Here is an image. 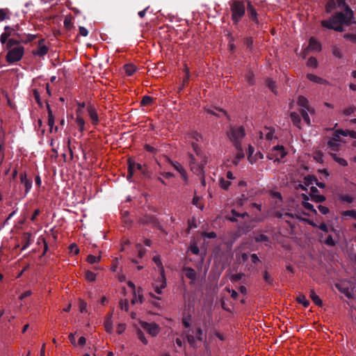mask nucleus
Wrapping results in <instances>:
<instances>
[{
	"mask_svg": "<svg viewBox=\"0 0 356 356\" xmlns=\"http://www.w3.org/2000/svg\"><path fill=\"white\" fill-rule=\"evenodd\" d=\"M344 11V13L341 12L336 13L329 19L322 20V26L328 29L342 32L343 31V25L349 26L356 23L354 13L349 6H345Z\"/></svg>",
	"mask_w": 356,
	"mask_h": 356,
	"instance_id": "f257e3e1",
	"label": "nucleus"
},
{
	"mask_svg": "<svg viewBox=\"0 0 356 356\" xmlns=\"http://www.w3.org/2000/svg\"><path fill=\"white\" fill-rule=\"evenodd\" d=\"M227 136L234 147L239 149L245 137V128L242 125H231L227 131Z\"/></svg>",
	"mask_w": 356,
	"mask_h": 356,
	"instance_id": "f03ea898",
	"label": "nucleus"
},
{
	"mask_svg": "<svg viewBox=\"0 0 356 356\" xmlns=\"http://www.w3.org/2000/svg\"><path fill=\"white\" fill-rule=\"evenodd\" d=\"M189 159V165L193 173L197 175H203L204 173V167L207 163L206 157L200 153H197L196 156L190 154Z\"/></svg>",
	"mask_w": 356,
	"mask_h": 356,
	"instance_id": "7ed1b4c3",
	"label": "nucleus"
},
{
	"mask_svg": "<svg viewBox=\"0 0 356 356\" xmlns=\"http://www.w3.org/2000/svg\"><path fill=\"white\" fill-rule=\"evenodd\" d=\"M297 104L301 108L300 113L304 121L309 125L311 124V121L309 117V113L314 114L315 112L314 108L309 105L307 99L304 96H300L298 97Z\"/></svg>",
	"mask_w": 356,
	"mask_h": 356,
	"instance_id": "20e7f679",
	"label": "nucleus"
},
{
	"mask_svg": "<svg viewBox=\"0 0 356 356\" xmlns=\"http://www.w3.org/2000/svg\"><path fill=\"white\" fill-rule=\"evenodd\" d=\"M24 54V48L21 45L15 46L10 48L6 56V60L8 63H14L19 61Z\"/></svg>",
	"mask_w": 356,
	"mask_h": 356,
	"instance_id": "39448f33",
	"label": "nucleus"
},
{
	"mask_svg": "<svg viewBox=\"0 0 356 356\" xmlns=\"http://www.w3.org/2000/svg\"><path fill=\"white\" fill-rule=\"evenodd\" d=\"M232 19L234 24H237L245 15V8L244 3L240 1H235L231 6Z\"/></svg>",
	"mask_w": 356,
	"mask_h": 356,
	"instance_id": "423d86ee",
	"label": "nucleus"
},
{
	"mask_svg": "<svg viewBox=\"0 0 356 356\" xmlns=\"http://www.w3.org/2000/svg\"><path fill=\"white\" fill-rule=\"evenodd\" d=\"M184 140L186 143L191 145L196 154L200 153V149L198 143L202 140L201 135L197 131H191L186 134L184 136Z\"/></svg>",
	"mask_w": 356,
	"mask_h": 356,
	"instance_id": "0eeeda50",
	"label": "nucleus"
},
{
	"mask_svg": "<svg viewBox=\"0 0 356 356\" xmlns=\"http://www.w3.org/2000/svg\"><path fill=\"white\" fill-rule=\"evenodd\" d=\"M287 152L285 150V148L282 145H276L274 146L268 154V158L270 160L280 161L283 159Z\"/></svg>",
	"mask_w": 356,
	"mask_h": 356,
	"instance_id": "6e6552de",
	"label": "nucleus"
},
{
	"mask_svg": "<svg viewBox=\"0 0 356 356\" xmlns=\"http://www.w3.org/2000/svg\"><path fill=\"white\" fill-rule=\"evenodd\" d=\"M139 324L140 327L151 337H156L160 332L161 328L159 325L155 323H147L140 321Z\"/></svg>",
	"mask_w": 356,
	"mask_h": 356,
	"instance_id": "1a4fd4ad",
	"label": "nucleus"
},
{
	"mask_svg": "<svg viewBox=\"0 0 356 356\" xmlns=\"http://www.w3.org/2000/svg\"><path fill=\"white\" fill-rule=\"evenodd\" d=\"M153 289L156 293L161 294L162 289L166 286V280L164 273H159V275L152 283Z\"/></svg>",
	"mask_w": 356,
	"mask_h": 356,
	"instance_id": "9d476101",
	"label": "nucleus"
},
{
	"mask_svg": "<svg viewBox=\"0 0 356 356\" xmlns=\"http://www.w3.org/2000/svg\"><path fill=\"white\" fill-rule=\"evenodd\" d=\"M194 335L193 334H188L187 335V340L188 342L192 346H195L196 341H201L203 339V331L201 328L197 327L195 329V331L193 332Z\"/></svg>",
	"mask_w": 356,
	"mask_h": 356,
	"instance_id": "9b49d317",
	"label": "nucleus"
},
{
	"mask_svg": "<svg viewBox=\"0 0 356 356\" xmlns=\"http://www.w3.org/2000/svg\"><path fill=\"white\" fill-rule=\"evenodd\" d=\"M309 196L311 200L316 203L323 202L325 200V197L318 193V190L315 186H311L308 190Z\"/></svg>",
	"mask_w": 356,
	"mask_h": 356,
	"instance_id": "f8f14e48",
	"label": "nucleus"
},
{
	"mask_svg": "<svg viewBox=\"0 0 356 356\" xmlns=\"http://www.w3.org/2000/svg\"><path fill=\"white\" fill-rule=\"evenodd\" d=\"M254 149L252 145L248 146V160L251 164L256 163L259 159H262L264 155L260 152H257L254 154Z\"/></svg>",
	"mask_w": 356,
	"mask_h": 356,
	"instance_id": "ddd939ff",
	"label": "nucleus"
},
{
	"mask_svg": "<svg viewBox=\"0 0 356 356\" xmlns=\"http://www.w3.org/2000/svg\"><path fill=\"white\" fill-rule=\"evenodd\" d=\"M48 47L45 44L44 39H41L38 41V48L33 51V54L38 56H43L48 53Z\"/></svg>",
	"mask_w": 356,
	"mask_h": 356,
	"instance_id": "4468645a",
	"label": "nucleus"
},
{
	"mask_svg": "<svg viewBox=\"0 0 356 356\" xmlns=\"http://www.w3.org/2000/svg\"><path fill=\"white\" fill-rule=\"evenodd\" d=\"M87 111L92 125L97 126L99 122V119L95 107L92 104H89L87 106Z\"/></svg>",
	"mask_w": 356,
	"mask_h": 356,
	"instance_id": "2eb2a0df",
	"label": "nucleus"
},
{
	"mask_svg": "<svg viewBox=\"0 0 356 356\" xmlns=\"http://www.w3.org/2000/svg\"><path fill=\"white\" fill-rule=\"evenodd\" d=\"M16 35L15 30L9 26H6L4 31L0 35V42L1 44H6L9 37Z\"/></svg>",
	"mask_w": 356,
	"mask_h": 356,
	"instance_id": "dca6fc26",
	"label": "nucleus"
},
{
	"mask_svg": "<svg viewBox=\"0 0 356 356\" xmlns=\"http://www.w3.org/2000/svg\"><path fill=\"white\" fill-rule=\"evenodd\" d=\"M142 169V165L140 163H137L135 161H134L131 159H128V175H127V179H130L134 172L136 170H140Z\"/></svg>",
	"mask_w": 356,
	"mask_h": 356,
	"instance_id": "f3484780",
	"label": "nucleus"
},
{
	"mask_svg": "<svg viewBox=\"0 0 356 356\" xmlns=\"http://www.w3.org/2000/svg\"><path fill=\"white\" fill-rule=\"evenodd\" d=\"M275 129L272 127H265L259 133L261 139L270 140L274 138Z\"/></svg>",
	"mask_w": 356,
	"mask_h": 356,
	"instance_id": "a211bd4d",
	"label": "nucleus"
},
{
	"mask_svg": "<svg viewBox=\"0 0 356 356\" xmlns=\"http://www.w3.org/2000/svg\"><path fill=\"white\" fill-rule=\"evenodd\" d=\"M316 178L314 176L308 175L304 178L302 184L299 185V187L302 190L308 191L311 186H314Z\"/></svg>",
	"mask_w": 356,
	"mask_h": 356,
	"instance_id": "6ab92c4d",
	"label": "nucleus"
},
{
	"mask_svg": "<svg viewBox=\"0 0 356 356\" xmlns=\"http://www.w3.org/2000/svg\"><path fill=\"white\" fill-rule=\"evenodd\" d=\"M170 163L179 172L182 179L186 182L188 181V175L184 167L177 161H170Z\"/></svg>",
	"mask_w": 356,
	"mask_h": 356,
	"instance_id": "aec40b11",
	"label": "nucleus"
},
{
	"mask_svg": "<svg viewBox=\"0 0 356 356\" xmlns=\"http://www.w3.org/2000/svg\"><path fill=\"white\" fill-rule=\"evenodd\" d=\"M301 197L302 198V204L304 207V208L306 210L311 211L312 213L316 214V210L314 209V206L308 202L309 200V197L306 194H302Z\"/></svg>",
	"mask_w": 356,
	"mask_h": 356,
	"instance_id": "412c9836",
	"label": "nucleus"
},
{
	"mask_svg": "<svg viewBox=\"0 0 356 356\" xmlns=\"http://www.w3.org/2000/svg\"><path fill=\"white\" fill-rule=\"evenodd\" d=\"M184 275L186 278L191 280V284H194L197 280V274L196 271L189 267H186L184 268Z\"/></svg>",
	"mask_w": 356,
	"mask_h": 356,
	"instance_id": "4be33fe9",
	"label": "nucleus"
},
{
	"mask_svg": "<svg viewBox=\"0 0 356 356\" xmlns=\"http://www.w3.org/2000/svg\"><path fill=\"white\" fill-rule=\"evenodd\" d=\"M247 10H248V13L250 18L254 22H255L256 24H258L259 20H258V17H257V11H256L255 8H254V6L250 2L248 3Z\"/></svg>",
	"mask_w": 356,
	"mask_h": 356,
	"instance_id": "5701e85b",
	"label": "nucleus"
},
{
	"mask_svg": "<svg viewBox=\"0 0 356 356\" xmlns=\"http://www.w3.org/2000/svg\"><path fill=\"white\" fill-rule=\"evenodd\" d=\"M308 49L313 51H320L321 50V44L316 39L311 38L309 41Z\"/></svg>",
	"mask_w": 356,
	"mask_h": 356,
	"instance_id": "b1692460",
	"label": "nucleus"
},
{
	"mask_svg": "<svg viewBox=\"0 0 356 356\" xmlns=\"http://www.w3.org/2000/svg\"><path fill=\"white\" fill-rule=\"evenodd\" d=\"M104 325L105 330L107 332L111 333L113 332L112 314H109L106 316V318L104 321Z\"/></svg>",
	"mask_w": 356,
	"mask_h": 356,
	"instance_id": "393cba45",
	"label": "nucleus"
},
{
	"mask_svg": "<svg viewBox=\"0 0 356 356\" xmlns=\"http://www.w3.org/2000/svg\"><path fill=\"white\" fill-rule=\"evenodd\" d=\"M75 123L78 127L79 131L81 133H83L85 130V124L86 122L83 118V116L78 115L75 118Z\"/></svg>",
	"mask_w": 356,
	"mask_h": 356,
	"instance_id": "a878e982",
	"label": "nucleus"
},
{
	"mask_svg": "<svg viewBox=\"0 0 356 356\" xmlns=\"http://www.w3.org/2000/svg\"><path fill=\"white\" fill-rule=\"evenodd\" d=\"M307 79L314 83H318V84H325L327 81L324 80L323 79L317 76L315 74H308L307 75Z\"/></svg>",
	"mask_w": 356,
	"mask_h": 356,
	"instance_id": "bb28decb",
	"label": "nucleus"
},
{
	"mask_svg": "<svg viewBox=\"0 0 356 356\" xmlns=\"http://www.w3.org/2000/svg\"><path fill=\"white\" fill-rule=\"evenodd\" d=\"M248 214L246 213H243L242 214L236 212L234 209L232 210V212L229 215L227 216V218L230 221H236L237 218L239 217H244L245 216H247Z\"/></svg>",
	"mask_w": 356,
	"mask_h": 356,
	"instance_id": "cd10ccee",
	"label": "nucleus"
},
{
	"mask_svg": "<svg viewBox=\"0 0 356 356\" xmlns=\"http://www.w3.org/2000/svg\"><path fill=\"white\" fill-rule=\"evenodd\" d=\"M237 150V153L235 156V157L233 159V163L236 165L239 161L244 157L245 154L242 148V145L241 146V148L236 149Z\"/></svg>",
	"mask_w": 356,
	"mask_h": 356,
	"instance_id": "c85d7f7f",
	"label": "nucleus"
},
{
	"mask_svg": "<svg viewBox=\"0 0 356 356\" xmlns=\"http://www.w3.org/2000/svg\"><path fill=\"white\" fill-rule=\"evenodd\" d=\"M341 136H348V131H342V130H337L334 133L333 137L330 140L337 141L340 143L341 142Z\"/></svg>",
	"mask_w": 356,
	"mask_h": 356,
	"instance_id": "c756f323",
	"label": "nucleus"
},
{
	"mask_svg": "<svg viewBox=\"0 0 356 356\" xmlns=\"http://www.w3.org/2000/svg\"><path fill=\"white\" fill-rule=\"evenodd\" d=\"M64 27L67 30H71L73 28L72 17V15H66L63 22Z\"/></svg>",
	"mask_w": 356,
	"mask_h": 356,
	"instance_id": "7c9ffc66",
	"label": "nucleus"
},
{
	"mask_svg": "<svg viewBox=\"0 0 356 356\" xmlns=\"http://www.w3.org/2000/svg\"><path fill=\"white\" fill-rule=\"evenodd\" d=\"M219 186L221 188L224 190H228L231 186V182L229 180L225 179V177L219 178Z\"/></svg>",
	"mask_w": 356,
	"mask_h": 356,
	"instance_id": "2f4dec72",
	"label": "nucleus"
},
{
	"mask_svg": "<svg viewBox=\"0 0 356 356\" xmlns=\"http://www.w3.org/2000/svg\"><path fill=\"white\" fill-rule=\"evenodd\" d=\"M328 148L330 152L332 153V152H337L339 149V146L341 145L340 143L333 140H329L327 143Z\"/></svg>",
	"mask_w": 356,
	"mask_h": 356,
	"instance_id": "473e14b6",
	"label": "nucleus"
},
{
	"mask_svg": "<svg viewBox=\"0 0 356 356\" xmlns=\"http://www.w3.org/2000/svg\"><path fill=\"white\" fill-rule=\"evenodd\" d=\"M48 110V125L50 127V131H52L54 125V117L53 115L52 111L49 106H47Z\"/></svg>",
	"mask_w": 356,
	"mask_h": 356,
	"instance_id": "72a5a7b5",
	"label": "nucleus"
},
{
	"mask_svg": "<svg viewBox=\"0 0 356 356\" xmlns=\"http://www.w3.org/2000/svg\"><path fill=\"white\" fill-rule=\"evenodd\" d=\"M124 70L127 75L131 76L136 72V67L133 64H127L124 66Z\"/></svg>",
	"mask_w": 356,
	"mask_h": 356,
	"instance_id": "f704fd0d",
	"label": "nucleus"
},
{
	"mask_svg": "<svg viewBox=\"0 0 356 356\" xmlns=\"http://www.w3.org/2000/svg\"><path fill=\"white\" fill-rule=\"evenodd\" d=\"M291 121H292L293 124L296 127H297L298 128L300 127V118L299 115L297 113L292 112L291 113Z\"/></svg>",
	"mask_w": 356,
	"mask_h": 356,
	"instance_id": "c9c22d12",
	"label": "nucleus"
},
{
	"mask_svg": "<svg viewBox=\"0 0 356 356\" xmlns=\"http://www.w3.org/2000/svg\"><path fill=\"white\" fill-rule=\"evenodd\" d=\"M310 298L312 300V301L318 306L322 305V300L320 298V297L316 295L315 291L314 290H311L310 291Z\"/></svg>",
	"mask_w": 356,
	"mask_h": 356,
	"instance_id": "e433bc0d",
	"label": "nucleus"
},
{
	"mask_svg": "<svg viewBox=\"0 0 356 356\" xmlns=\"http://www.w3.org/2000/svg\"><path fill=\"white\" fill-rule=\"evenodd\" d=\"M207 112L217 116L225 115L227 116V113L225 111L222 109H218L215 108L214 109H207Z\"/></svg>",
	"mask_w": 356,
	"mask_h": 356,
	"instance_id": "4c0bfd02",
	"label": "nucleus"
},
{
	"mask_svg": "<svg viewBox=\"0 0 356 356\" xmlns=\"http://www.w3.org/2000/svg\"><path fill=\"white\" fill-rule=\"evenodd\" d=\"M336 8V3L334 0H328L325 5V12L327 13H332Z\"/></svg>",
	"mask_w": 356,
	"mask_h": 356,
	"instance_id": "58836bf2",
	"label": "nucleus"
},
{
	"mask_svg": "<svg viewBox=\"0 0 356 356\" xmlns=\"http://www.w3.org/2000/svg\"><path fill=\"white\" fill-rule=\"evenodd\" d=\"M37 38V35L24 34L20 39L22 42L27 44Z\"/></svg>",
	"mask_w": 356,
	"mask_h": 356,
	"instance_id": "ea45409f",
	"label": "nucleus"
},
{
	"mask_svg": "<svg viewBox=\"0 0 356 356\" xmlns=\"http://www.w3.org/2000/svg\"><path fill=\"white\" fill-rule=\"evenodd\" d=\"M330 154L332 156L333 159L336 162H337L340 165L346 166L348 165L347 161L344 159L337 156V155L334 153L330 152Z\"/></svg>",
	"mask_w": 356,
	"mask_h": 356,
	"instance_id": "a19ab883",
	"label": "nucleus"
},
{
	"mask_svg": "<svg viewBox=\"0 0 356 356\" xmlns=\"http://www.w3.org/2000/svg\"><path fill=\"white\" fill-rule=\"evenodd\" d=\"M297 301L299 303L302 304L305 307H308L309 305V300L307 299V298L304 295H299L297 297Z\"/></svg>",
	"mask_w": 356,
	"mask_h": 356,
	"instance_id": "79ce46f5",
	"label": "nucleus"
},
{
	"mask_svg": "<svg viewBox=\"0 0 356 356\" xmlns=\"http://www.w3.org/2000/svg\"><path fill=\"white\" fill-rule=\"evenodd\" d=\"M96 277H97L96 273H95L90 270H86L85 273V278L89 282L95 281Z\"/></svg>",
	"mask_w": 356,
	"mask_h": 356,
	"instance_id": "37998d69",
	"label": "nucleus"
},
{
	"mask_svg": "<svg viewBox=\"0 0 356 356\" xmlns=\"http://www.w3.org/2000/svg\"><path fill=\"white\" fill-rule=\"evenodd\" d=\"M193 204L201 210L204 209V204L202 202L201 197L199 196H195L193 197Z\"/></svg>",
	"mask_w": 356,
	"mask_h": 356,
	"instance_id": "c03bdc74",
	"label": "nucleus"
},
{
	"mask_svg": "<svg viewBox=\"0 0 356 356\" xmlns=\"http://www.w3.org/2000/svg\"><path fill=\"white\" fill-rule=\"evenodd\" d=\"M101 260V256H94V255H92V254H90L87 257V259H86V261L89 263V264H95V263H99Z\"/></svg>",
	"mask_w": 356,
	"mask_h": 356,
	"instance_id": "a18cd8bd",
	"label": "nucleus"
},
{
	"mask_svg": "<svg viewBox=\"0 0 356 356\" xmlns=\"http://www.w3.org/2000/svg\"><path fill=\"white\" fill-rule=\"evenodd\" d=\"M153 261L157 266V267L159 268V273H164V268L162 264V262L161 261L159 256H154L153 257Z\"/></svg>",
	"mask_w": 356,
	"mask_h": 356,
	"instance_id": "49530a36",
	"label": "nucleus"
},
{
	"mask_svg": "<svg viewBox=\"0 0 356 356\" xmlns=\"http://www.w3.org/2000/svg\"><path fill=\"white\" fill-rule=\"evenodd\" d=\"M136 332H137V335H138L139 340L143 344H145V345L147 344L148 341H147V339L145 338L143 332L140 329H137Z\"/></svg>",
	"mask_w": 356,
	"mask_h": 356,
	"instance_id": "de8ad7c7",
	"label": "nucleus"
},
{
	"mask_svg": "<svg viewBox=\"0 0 356 356\" xmlns=\"http://www.w3.org/2000/svg\"><path fill=\"white\" fill-rule=\"evenodd\" d=\"M153 102V99L149 96H144L140 102L142 106L150 105Z\"/></svg>",
	"mask_w": 356,
	"mask_h": 356,
	"instance_id": "09e8293b",
	"label": "nucleus"
},
{
	"mask_svg": "<svg viewBox=\"0 0 356 356\" xmlns=\"http://www.w3.org/2000/svg\"><path fill=\"white\" fill-rule=\"evenodd\" d=\"M307 65L308 67L316 68L318 65V61L316 58L314 57L309 58L307 62Z\"/></svg>",
	"mask_w": 356,
	"mask_h": 356,
	"instance_id": "8fccbe9b",
	"label": "nucleus"
},
{
	"mask_svg": "<svg viewBox=\"0 0 356 356\" xmlns=\"http://www.w3.org/2000/svg\"><path fill=\"white\" fill-rule=\"evenodd\" d=\"M6 43L7 49L13 48L15 46L19 45L18 40L14 39H8Z\"/></svg>",
	"mask_w": 356,
	"mask_h": 356,
	"instance_id": "3c124183",
	"label": "nucleus"
},
{
	"mask_svg": "<svg viewBox=\"0 0 356 356\" xmlns=\"http://www.w3.org/2000/svg\"><path fill=\"white\" fill-rule=\"evenodd\" d=\"M255 241L257 242H268V237L263 234H259L255 236Z\"/></svg>",
	"mask_w": 356,
	"mask_h": 356,
	"instance_id": "603ef678",
	"label": "nucleus"
},
{
	"mask_svg": "<svg viewBox=\"0 0 356 356\" xmlns=\"http://www.w3.org/2000/svg\"><path fill=\"white\" fill-rule=\"evenodd\" d=\"M213 336L216 337V338H218L219 340H220L222 341L225 340V335L222 333H221L217 330H214L213 332V334H212V336H211V339L212 338Z\"/></svg>",
	"mask_w": 356,
	"mask_h": 356,
	"instance_id": "864d4df0",
	"label": "nucleus"
},
{
	"mask_svg": "<svg viewBox=\"0 0 356 356\" xmlns=\"http://www.w3.org/2000/svg\"><path fill=\"white\" fill-rule=\"evenodd\" d=\"M342 216H348L356 220V210H347L343 211Z\"/></svg>",
	"mask_w": 356,
	"mask_h": 356,
	"instance_id": "5fc2aeb1",
	"label": "nucleus"
},
{
	"mask_svg": "<svg viewBox=\"0 0 356 356\" xmlns=\"http://www.w3.org/2000/svg\"><path fill=\"white\" fill-rule=\"evenodd\" d=\"M245 79L250 85H252L254 83V74L252 72H248L245 74Z\"/></svg>",
	"mask_w": 356,
	"mask_h": 356,
	"instance_id": "6e6d98bb",
	"label": "nucleus"
},
{
	"mask_svg": "<svg viewBox=\"0 0 356 356\" xmlns=\"http://www.w3.org/2000/svg\"><path fill=\"white\" fill-rule=\"evenodd\" d=\"M9 13L8 9L0 8V22L3 21Z\"/></svg>",
	"mask_w": 356,
	"mask_h": 356,
	"instance_id": "4d7b16f0",
	"label": "nucleus"
},
{
	"mask_svg": "<svg viewBox=\"0 0 356 356\" xmlns=\"http://www.w3.org/2000/svg\"><path fill=\"white\" fill-rule=\"evenodd\" d=\"M323 155L321 152H318L314 154V159L317 162L322 163L323 162Z\"/></svg>",
	"mask_w": 356,
	"mask_h": 356,
	"instance_id": "13d9d810",
	"label": "nucleus"
},
{
	"mask_svg": "<svg viewBox=\"0 0 356 356\" xmlns=\"http://www.w3.org/2000/svg\"><path fill=\"white\" fill-rule=\"evenodd\" d=\"M191 316H187L183 318L182 323L185 327H189L191 325Z\"/></svg>",
	"mask_w": 356,
	"mask_h": 356,
	"instance_id": "bf43d9fd",
	"label": "nucleus"
},
{
	"mask_svg": "<svg viewBox=\"0 0 356 356\" xmlns=\"http://www.w3.org/2000/svg\"><path fill=\"white\" fill-rule=\"evenodd\" d=\"M136 248V250H137V251L138 252L139 257H143V256L145 253V250L144 249V248L140 244H137Z\"/></svg>",
	"mask_w": 356,
	"mask_h": 356,
	"instance_id": "052dcab7",
	"label": "nucleus"
},
{
	"mask_svg": "<svg viewBox=\"0 0 356 356\" xmlns=\"http://www.w3.org/2000/svg\"><path fill=\"white\" fill-rule=\"evenodd\" d=\"M189 250L194 254H198L200 252L199 248L195 243L191 245Z\"/></svg>",
	"mask_w": 356,
	"mask_h": 356,
	"instance_id": "680f3d73",
	"label": "nucleus"
},
{
	"mask_svg": "<svg viewBox=\"0 0 356 356\" xmlns=\"http://www.w3.org/2000/svg\"><path fill=\"white\" fill-rule=\"evenodd\" d=\"M266 83H267V86H268V88L274 92L275 93V88H276V86H275V83L271 80V79H268L266 81Z\"/></svg>",
	"mask_w": 356,
	"mask_h": 356,
	"instance_id": "e2e57ef3",
	"label": "nucleus"
},
{
	"mask_svg": "<svg viewBox=\"0 0 356 356\" xmlns=\"http://www.w3.org/2000/svg\"><path fill=\"white\" fill-rule=\"evenodd\" d=\"M125 329L126 325L124 323H120L116 328V332L118 334H120L124 332Z\"/></svg>",
	"mask_w": 356,
	"mask_h": 356,
	"instance_id": "0e129e2a",
	"label": "nucleus"
},
{
	"mask_svg": "<svg viewBox=\"0 0 356 356\" xmlns=\"http://www.w3.org/2000/svg\"><path fill=\"white\" fill-rule=\"evenodd\" d=\"M70 252L74 254H78L79 253V249L75 243H72L70 245Z\"/></svg>",
	"mask_w": 356,
	"mask_h": 356,
	"instance_id": "69168bd1",
	"label": "nucleus"
},
{
	"mask_svg": "<svg viewBox=\"0 0 356 356\" xmlns=\"http://www.w3.org/2000/svg\"><path fill=\"white\" fill-rule=\"evenodd\" d=\"M87 303L83 300L79 302V309L81 313L86 312Z\"/></svg>",
	"mask_w": 356,
	"mask_h": 356,
	"instance_id": "338daca9",
	"label": "nucleus"
},
{
	"mask_svg": "<svg viewBox=\"0 0 356 356\" xmlns=\"http://www.w3.org/2000/svg\"><path fill=\"white\" fill-rule=\"evenodd\" d=\"M325 243L327 245L334 246L335 245V241L332 236H328L325 241Z\"/></svg>",
	"mask_w": 356,
	"mask_h": 356,
	"instance_id": "774afa93",
	"label": "nucleus"
}]
</instances>
